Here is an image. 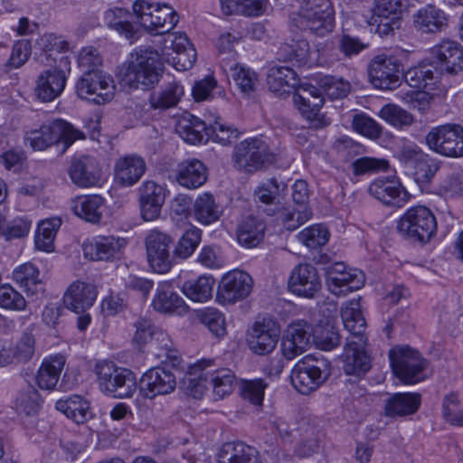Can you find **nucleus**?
I'll return each instance as SVG.
<instances>
[{
	"label": "nucleus",
	"mask_w": 463,
	"mask_h": 463,
	"mask_svg": "<svg viewBox=\"0 0 463 463\" xmlns=\"http://www.w3.org/2000/svg\"><path fill=\"white\" fill-rule=\"evenodd\" d=\"M69 175L76 185L91 187L99 182L101 169L95 157L80 156L71 160Z\"/></svg>",
	"instance_id": "nucleus-24"
},
{
	"label": "nucleus",
	"mask_w": 463,
	"mask_h": 463,
	"mask_svg": "<svg viewBox=\"0 0 463 463\" xmlns=\"http://www.w3.org/2000/svg\"><path fill=\"white\" fill-rule=\"evenodd\" d=\"M329 239V232L323 225H313L302 230L298 234V240L309 249L324 246Z\"/></svg>",
	"instance_id": "nucleus-51"
},
{
	"label": "nucleus",
	"mask_w": 463,
	"mask_h": 463,
	"mask_svg": "<svg viewBox=\"0 0 463 463\" xmlns=\"http://www.w3.org/2000/svg\"><path fill=\"white\" fill-rule=\"evenodd\" d=\"M134 14L141 26L147 31H158V34L167 33L163 40L162 56L172 61L178 71L190 69L196 60V51L185 33L169 32L178 23L177 13L169 5L152 4L138 0L133 5Z\"/></svg>",
	"instance_id": "nucleus-1"
},
{
	"label": "nucleus",
	"mask_w": 463,
	"mask_h": 463,
	"mask_svg": "<svg viewBox=\"0 0 463 463\" xmlns=\"http://www.w3.org/2000/svg\"><path fill=\"white\" fill-rule=\"evenodd\" d=\"M427 146L447 157L463 156V128L446 124L432 128L425 137Z\"/></svg>",
	"instance_id": "nucleus-11"
},
{
	"label": "nucleus",
	"mask_w": 463,
	"mask_h": 463,
	"mask_svg": "<svg viewBox=\"0 0 463 463\" xmlns=\"http://www.w3.org/2000/svg\"><path fill=\"white\" fill-rule=\"evenodd\" d=\"M160 53L151 48H139L132 55L123 80L130 88H148L158 81Z\"/></svg>",
	"instance_id": "nucleus-7"
},
{
	"label": "nucleus",
	"mask_w": 463,
	"mask_h": 463,
	"mask_svg": "<svg viewBox=\"0 0 463 463\" xmlns=\"http://www.w3.org/2000/svg\"><path fill=\"white\" fill-rule=\"evenodd\" d=\"M207 137L226 146L239 137V131L227 126L220 118H217L213 123L209 124Z\"/></svg>",
	"instance_id": "nucleus-52"
},
{
	"label": "nucleus",
	"mask_w": 463,
	"mask_h": 463,
	"mask_svg": "<svg viewBox=\"0 0 463 463\" xmlns=\"http://www.w3.org/2000/svg\"><path fill=\"white\" fill-rule=\"evenodd\" d=\"M131 14L125 9L114 8L105 13L107 25L117 31L126 39L135 41L139 37V30L129 21Z\"/></svg>",
	"instance_id": "nucleus-41"
},
{
	"label": "nucleus",
	"mask_w": 463,
	"mask_h": 463,
	"mask_svg": "<svg viewBox=\"0 0 463 463\" xmlns=\"http://www.w3.org/2000/svg\"><path fill=\"white\" fill-rule=\"evenodd\" d=\"M146 169L145 160L137 155H128L119 157L114 166L115 182L125 187L137 184Z\"/></svg>",
	"instance_id": "nucleus-25"
},
{
	"label": "nucleus",
	"mask_w": 463,
	"mask_h": 463,
	"mask_svg": "<svg viewBox=\"0 0 463 463\" xmlns=\"http://www.w3.org/2000/svg\"><path fill=\"white\" fill-rule=\"evenodd\" d=\"M26 140L34 150L43 151L52 145H61L64 153L74 141L84 139L85 135L70 123L55 119L26 133Z\"/></svg>",
	"instance_id": "nucleus-6"
},
{
	"label": "nucleus",
	"mask_w": 463,
	"mask_h": 463,
	"mask_svg": "<svg viewBox=\"0 0 463 463\" xmlns=\"http://www.w3.org/2000/svg\"><path fill=\"white\" fill-rule=\"evenodd\" d=\"M220 463H262L258 450L243 442H227L218 453Z\"/></svg>",
	"instance_id": "nucleus-32"
},
{
	"label": "nucleus",
	"mask_w": 463,
	"mask_h": 463,
	"mask_svg": "<svg viewBox=\"0 0 463 463\" xmlns=\"http://www.w3.org/2000/svg\"><path fill=\"white\" fill-rule=\"evenodd\" d=\"M184 94V87L180 82L172 80L153 92L149 98V103L154 109H168L175 108L180 102Z\"/></svg>",
	"instance_id": "nucleus-39"
},
{
	"label": "nucleus",
	"mask_w": 463,
	"mask_h": 463,
	"mask_svg": "<svg viewBox=\"0 0 463 463\" xmlns=\"http://www.w3.org/2000/svg\"><path fill=\"white\" fill-rule=\"evenodd\" d=\"M172 238L158 230H151L146 237V248L150 267L157 273H165L171 268L169 248Z\"/></svg>",
	"instance_id": "nucleus-19"
},
{
	"label": "nucleus",
	"mask_w": 463,
	"mask_h": 463,
	"mask_svg": "<svg viewBox=\"0 0 463 463\" xmlns=\"http://www.w3.org/2000/svg\"><path fill=\"white\" fill-rule=\"evenodd\" d=\"M279 330L270 321L256 322L248 334L250 349L257 354L271 353L278 343Z\"/></svg>",
	"instance_id": "nucleus-23"
},
{
	"label": "nucleus",
	"mask_w": 463,
	"mask_h": 463,
	"mask_svg": "<svg viewBox=\"0 0 463 463\" xmlns=\"http://www.w3.org/2000/svg\"><path fill=\"white\" fill-rule=\"evenodd\" d=\"M199 317L202 324L204 325L213 335L221 337L226 334L224 316L217 309L207 308L200 314Z\"/></svg>",
	"instance_id": "nucleus-58"
},
{
	"label": "nucleus",
	"mask_w": 463,
	"mask_h": 463,
	"mask_svg": "<svg viewBox=\"0 0 463 463\" xmlns=\"http://www.w3.org/2000/svg\"><path fill=\"white\" fill-rule=\"evenodd\" d=\"M153 308L162 314H184L188 307L169 282L160 283L152 300Z\"/></svg>",
	"instance_id": "nucleus-28"
},
{
	"label": "nucleus",
	"mask_w": 463,
	"mask_h": 463,
	"mask_svg": "<svg viewBox=\"0 0 463 463\" xmlns=\"http://www.w3.org/2000/svg\"><path fill=\"white\" fill-rule=\"evenodd\" d=\"M415 27L425 33H434L444 30L448 26L446 14L433 5H427L414 14Z\"/></svg>",
	"instance_id": "nucleus-35"
},
{
	"label": "nucleus",
	"mask_w": 463,
	"mask_h": 463,
	"mask_svg": "<svg viewBox=\"0 0 463 463\" xmlns=\"http://www.w3.org/2000/svg\"><path fill=\"white\" fill-rule=\"evenodd\" d=\"M251 277L240 269L226 273L217 288V300L222 304H234L246 298L252 288Z\"/></svg>",
	"instance_id": "nucleus-17"
},
{
	"label": "nucleus",
	"mask_w": 463,
	"mask_h": 463,
	"mask_svg": "<svg viewBox=\"0 0 463 463\" xmlns=\"http://www.w3.org/2000/svg\"><path fill=\"white\" fill-rule=\"evenodd\" d=\"M330 364L327 360L307 355L299 360L292 370V385L298 392L307 395L326 380Z\"/></svg>",
	"instance_id": "nucleus-8"
},
{
	"label": "nucleus",
	"mask_w": 463,
	"mask_h": 463,
	"mask_svg": "<svg viewBox=\"0 0 463 463\" xmlns=\"http://www.w3.org/2000/svg\"><path fill=\"white\" fill-rule=\"evenodd\" d=\"M208 178L207 168L198 159H189L181 162L176 170V182L187 188L196 189L204 184Z\"/></svg>",
	"instance_id": "nucleus-31"
},
{
	"label": "nucleus",
	"mask_w": 463,
	"mask_h": 463,
	"mask_svg": "<svg viewBox=\"0 0 463 463\" xmlns=\"http://www.w3.org/2000/svg\"><path fill=\"white\" fill-rule=\"evenodd\" d=\"M13 279L32 295L42 289L39 270L33 263H24L16 268L13 272Z\"/></svg>",
	"instance_id": "nucleus-47"
},
{
	"label": "nucleus",
	"mask_w": 463,
	"mask_h": 463,
	"mask_svg": "<svg viewBox=\"0 0 463 463\" xmlns=\"http://www.w3.org/2000/svg\"><path fill=\"white\" fill-rule=\"evenodd\" d=\"M97 291L93 285L82 281L71 283L63 297L67 308L76 314L84 313L94 303Z\"/></svg>",
	"instance_id": "nucleus-29"
},
{
	"label": "nucleus",
	"mask_w": 463,
	"mask_h": 463,
	"mask_svg": "<svg viewBox=\"0 0 463 463\" xmlns=\"http://www.w3.org/2000/svg\"><path fill=\"white\" fill-rule=\"evenodd\" d=\"M267 386L262 379L244 380L241 385V393L243 399L252 404L261 405Z\"/></svg>",
	"instance_id": "nucleus-60"
},
{
	"label": "nucleus",
	"mask_w": 463,
	"mask_h": 463,
	"mask_svg": "<svg viewBox=\"0 0 463 463\" xmlns=\"http://www.w3.org/2000/svg\"><path fill=\"white\" fill-rule=\"evenodd\" d=\"M230 70L231 77L241 92L250 93L254 90L258 81L255 71L239 64L231 65Z\"/></svg>",
	"instance_id": "nucleus-53"
},
{
	"label": "nucleus",
	"mask_w": 463,
	"mask_h": 463,
	"mask_svg": "<svg viewBox=\"0 0 463 463\" xmlns=\"http://www.w3.org/2000/svg\"><path fill=\"white\" fill-rule=\"evenodd\" d=\"M134 341L138 345L151 342L156 348L159 344L169 343V335L159 326H156L150 319L139 318L136 323Z\"/></svg>",
	"instance_id": "nucleus-42"
},
{
	"label": "nucleus",
	"mask_w": 463,
	"mask_h": 463,
	"mask_svg": "<svg viewBox=\"0 0 463 463\" xmlns=\"http://www.w3.org/2000/svg\"><path fill=\"white\" fill-rule=\"evenodd\" d=\"M113 82L112 78L102 71L83 72L76 83V92L80 99L104 104L114 96Z\"/></svg>",
	"instance_id": "nucleus-13"
},
{
	"label": "nucleus",
	"mask_w": 463,
	"mask_h": 463,
	"mask_svg": "<svg viewBox=\"0 0 463 463\" xmlns=\"http://www.w3.org/2000/svg\"><path fill=\"white\" fill-rule=\"evenodd\" d=\"M397 230L408 239L425 243L436 233V218L425 206L411 207L398 221Z\"/></svg>",
	"instance_id": "nucleus-9"
},
{
	"label": "nucleus",
	"mask_w": 463,
	"mask_h": 463,
	"mask_svg": "<svg viewBox=\"0 0 463 463\" xmlns=\"http://www.w3.org/2000/svg\"><path fill=\"white\" fill-rule=\"evenodd\" d=\"M126 246V241L114 236H98L90 243L84 244L86 257L92 260H110L118 258Z\"/></svg>",
	"instance_id": "nucleus-26"
},
{
	"label": "nucleus",
	"mask_w": 463,
	"mask_h": 463,
	"mask_svg": "<svg viewBox=\"0 0 463 463\" xmlns=\"http://www.w3.org/2000/svg\"><path fill=\"white\" fill-rule=\"evenodd\" d=\"M443 416L450 424L463 426V411L459 409L457 394L450 393L444 398Z\"/></svg>",
	"instance_id": "nucleus-63"
},
{
	"label": "nucleus",
	"mask_w": 463,
	"mask_h": 463,
	"mask_svg": "<svg viewBox=\"0 0 463 463\" xmlns=\"http://www.w3.org/2000/svg\"><path fill=\"white\" fill-rule=\"evenodd\" d=\"M175 374L160 366L147 370L139 381V392L146 399L169 394L175 391Z\"/></svg>",
	"instance_id": "nucleus-18"
},
{
	"label": "nucleus",
	"mask_w": 463,
	"mask_h": 463,
	"mask_svg": "<svg viewBox=\"0 0 463 463\" xmlns=\"http://www.w3.org/2000/svg\"><path fill=\"white\" fill-rule=\"evenodd\" d=\"M341 317L345 328L349 332L343 354V369L349 375H364L371 368V359L364 351L366 322L359 300L345 303L341 307Z\"/></svg>",
	"instance_id": "nucleus-2"
},
{
	"label": "nucleus",
	"mask_w": 463,
	"mask_h": 463,
	"mask_svg": "<svg viewBox=\"0 0 463 463\" xmlns=\"http://www.w3.org/2000/svg\"><path fill=\"white\" fill-rule=\"evenodd\" d=\"M293 99L312 128H321L329 124V120L320 113L324 98L319 89L312 85H301L294 94Z\"/></svg>",
	"instance_id": "nucleus-15"
},
{
	"label": "nucleus",
	"mask_w": 463,
	"mask_h": 463,
	"mask_svg": "<svg viewBox=\"0 0 463 463\" xmlns=\"http://www.w3.org/2000/svg\"><path fill=\"white\" fill-rule=\"evenodd\" d=\"M176 130L186 142L194 145L202 142L204 136L207 137L208 127L199 118L189 115L188 118L178 122Z\"/></svg>",
	"instance_id": "nucleus-45"
},
{
	"label": "nucleus",
	"mask_w": 463,
	"mask_h": 463,
	"mask_svg": "<svg viewBox=\"0 0 463 463\" xmlns=\"http://www.w3.org/2000/svg\"><path fill=\"white\" fill-rule=\"evenodd\" d=\"M320 85L326 95L332 99H344L351 90V84L348 80L330 75L323 77L320 80Z\"/></svg>",
	"instance_id": "nucleus-54"
},
{
	"label": "nucleus",
	"mask_w": 463,
	"mask_h": 463,
	"mask_svg": "<svg viewBox=\"0 0 463 463\" xmlns=\"http://www.w3.org/2000/svg\"><path fill=\"white\" fill-rule=\"evenodd\" d=\"M364 282L361 270L347 269L344 262H335L326 269L328 290L335 296H345L359 289Z\"/></svg>",
	"instance_id": "nucleus-16"
},
{
	"label": "nucleus",
	"mask_w": 463,
	"mask_h": 463,
	"mask_svg": "<svg viewBox=\"0 0 463 463\" xmlns=\"http://www.w3.org/2000/svg\"><path fill=\"white\" fill-rule=\"evenodd\" d=\"M352 166L354 174L355 175H361L368 173L386 170L389 164L383 159L364 156L354 160Z\"/></svg>",
	"instance_id": "nucleus-64"
},
{
	"label": "nucleus",
	"mask_w": 463,
	"mask_h": 463,
	"mask_svg": "<svg viewBox=\"0 0 463 463\" xmlns=\"http://www.w3.org/2000/svg\"><path fill=\"white\" fill-rule=\"evenodd\" d=\"M201 237L202 232L200 229L196 227L190 228L180 238L175 249V254L181 259L188 258L200 243Z\"/></svg>",
	"instance_id": "nucleus-55"
},
{
	"label": "nucleus",
	"mask_w": 463,
	"mask_h": 463,
	"mask_svg": "<svg viewBox=\"0 0 463 463\" xmlns=\"http://www.w3.org/2000/svg\"><path fill=\"white\" fill-rule=\"evenodd\" d=\"M421 402L420 393L399 392L390 397L385 403V414L388 417H402L415 413Z\"/></svg>",
	"instance_id": "nucleus-36"
},
{
	"label": "nucleus",
	"mask_w": 463,
	"mask_h": 463,
	"mask_svg": "<svg viewBox=\"0 0 463 463\" xmlns=\"http://www.w3.org/2000/svg\"><path fill=\"white\" fill-rule=\"evenodd\" d=\"M389 359L394 374L405 383H415L423 379L427 361L410 346H395L389 351Z\"/></svg>",
	"instance_id": "nucleus-10"
},
{
	"label": "nucleus",
	"mask_w": 463,
	"mask_h": 463,
	"mask_svg": "<svg viewBox=\"0 0 463 463\" xmlns=\"http://www.w3.org/2000/svg\"><path fill=\"white\" fill-rule=\"evenodd\" d=\"M368 74L371 83L380 90H394L401 83V64L393 56L380 54L369 64Z\"/></svg>",
	"instance_id": "nucleus-14"
},
{
	"label": "nucleus",
	"mask_w": 463,
	"mask_h": 463,
	"mask_svg": "<svg viewBox=\"0 0 463 463\" xmlns=\"http://www.w3.org/2000/svg\"><path fill=\"white\" fill-rule=\"evenodd\" d=\"M265 223L253 216H248L241 221L236 230L238 242L246 247L258 246L265 234Z\"/></svg>",
	"instance_id": "nucleus-37"
},
{
	"label": "nucleus",
	"mask_w": 463,
	"mask_h": 463,
	"mask_svg": "<svg viewBox=\"0 0 463 463\" xmlns=\"http://www.w3.org/2000/svg\"><path fill=\"white\" fill-rule=\"evenodd\" d=\"M215 279L212 276H200L197 279L185 281L183 292L193 301L204 302L213 296Z\"/></svg>",
	"instance_id": "nucleus-44"
},
{
	"label": "nucleus",
	"mask_w": 463,
	"mask_h": 463,
	"mask_svg": "<svg viewBox=\"0 0 463 463\" xmlns=\"http://www.w3.org/2000/svg\"><path fill=\"white\" fill-rule=\"evenodd\" d=\"M311 215L312 212L310 209H299L291 206H283L277 213L278 219L289 231H294L307 222Z\"/></svg>",
	"instance_id": "nucleus-49"
},
{
	"label": "nucleus",
	"mask_w": 463,
	"mask_h": 463,
	"mask_svg": "<svg viewBox=\"0 0 463 463\" xmlns=\"http://www.w3.org/2000/svg\"><path fill=\"white\" fill-rule=\"evenodd\" d=\"M368 193L383 204L394 207H402L410 198L409 193L396 176L373 180L368 187Z\"/></svg>",
	"instance_id": "nucleus-20"
},
{
	"label": "nucleus",
	"mask_w": 463,
	"mask_h": 463,
	"mask_svg": "<svg viewBox=\"0 0 463 463\" xmlns=\"http://www.w3.org/2000/svg\"><path fill=\"white\" fill-rule=\"evenodd\" d=\"M95 373L100 390L114 398H130L137 391L135 374L127 368L118 366L112 361L97 363Z\"/></svg>",
	"instance_id": "nucleus-5"
},
{
	"label": "nucleus",
	"mask_w": 463,
	"mask_h": 463,
	"mask_svg": "<svg viewBox=\"0 0 463 463\" xmlns=\"http://www.w3.org/2000/svg\"><path fill=\"white\" fill-rule=\"evenodd\" d=\"M12 350V355L17 362H27L34 354L35 352V339L33 335L24 333L18 340L16 345Z\"/></svg>",
	"instance_id": "nucleus-62"
},
{
	"label": "nucleus",
	"mask_w": 463,
	"mask_h": 463,
	"mask_svg": "<svg viewBox=\"0 0 463 463\" xmlns=\"http://www.w3.org/2000/svg\"><path fill=\"white\" fill-rule=\"evenodd\" d=\"M334 8L329 0H312L300 14L294 18L297 25L302 30L325 36L333 31L335 26Z\"/></svg>",
	"instance_id": "nucleus-12"
},
{
	"label": "nucleus",
	"mask_w": 463,
	"mask_h": 463,
	"mask_svg": "<svg viewBox=\"0 0 463 463\" xmlns=\"http://www.w3.org/2000/svg\"><path fill=\"white\" fill-rule=\"evenodd\" d=\"M277 156V150L260 136L241 141L234 148L232 160L238 169L251 174L275 164Z\"/></svg>",
	"instance_id": "nucleus-4"
},
{
	"label": "nucleus",
	"mask_w": 463,
	"mask_h": 463,
	"mask_svg": "<svg viewBox=\"0 0 463 463\" xmlns=\"http://www.w3.org/2000/svg\"><path fill=\"white\" fill-rule=\"evenodd\" d=\"M288 287L300 297L314 298L321 289V280L317 269L310 264H300L291 272Z\"/></svg>",
	"instance_id": "nucleus-21"
},
{
	"label": "nucleus",
	"mask_w": 463,
	"mask_h": 463,
	"mask_svg": "<svg viewBox=\"0 0 463 463\" xmlns=\"http://www.w3.org/2000/svg\"><path fill=\"white\" fill-rule=\"evenodd\" d=\"M438 71L431 65L421 64L418 67L409 69L405 74V81L415 89H427L434 84L438 78Z\"/></svg>",
	"instance_id": "nucleus-48"
},
{
	"label": "nucleus",
	"mask_w": 463,
	"mask_h": 463,
	"mask_svg": "<svg viewBox=\"0 0 463 463\" xmlns=\"http://www.w3.org/2000/svg\"><path fill=\"white\" fill-rule=\"evenodd\" d=\"M297 83V73L289 67L273 66L269 70L267 85L269 91L278 97L289 94Z\"/></svg>",
	"instance_id": "nucleus-33"
},
{
	"label": "nucleus",
	"mask_w": 463,
	"mask_h": 463,
	"mask_svg": "<svg viewBox=\"0 0 463 463\" xmlns=\"http://www.w3.org/2000/svg\"><path fill=\"white\" fill-rule=\"evenodd\" d=\"M197 262L207 269H220L224 265L225 259L219 246H203L196 259Z\"/></svg>",
	"instance_id": "nucleus-59"
},
{
	"label": "nucleus",
	"mask_w": 463,
	"mask_h": 463,
	"mask_svg": "<svg viewBox=\"0 0 463 463\" xmlns=\"http://www.w3.org/2000/svg\"><path fill=\"white\" fill-rule=\"evenodd\" d=\"M64 364L65 357L61 354L45 359L37 372L36 382L38 386L43 390L54 389Z\"/></svg>",
	"instance_id": "nucleus-40"
},
{
	"label": "nucleus",
	"mask_w": 463,
	"mask_h": 463,
	"mask_svg": "<svg viewBox=\"0 0 463 463\" xmlns=\"http://www.w3.org/2000/svg\"><path fill=\"white\" fill-rule=\"evenodd\" d=\"M379 117L395 128L411 126L413 117L405 109L394 104H387L379 111Z\"/></svg>",
	"instance_id": "nucleus-50"
},
{
	"label": "nucleus",
	"mask_w": 463,
	"mask_h": 463,
	"mask_svg": "<svg viewBox=\"0 0 463 463\" xmlns=\"http://www.w3.org/2000/svg\"><path fill=\"white\" fill-rule=\"evenodd\" d=\"M213 360L203 359L189 367L188 376L184 380L188 395L195 399L202 398L208 384H211L214 395L218 398L232 393L235 381L234 373L227 368L209 371L208 368L213 366Z\"/></svg>",
	"instance_id": "nucleus-3"
},
{
	"label": "nucleus",
	"mask_w": 463,
	"mask_h": 463,
	"mask_svg": "<svg viewBox=\"0 0 463 463\" xmlns=\"http://www.w3.org/2000/svg\"><path fill=\"white\" fill-rule=\"evenodd\" d=\"M56 409L77 424H82L91 418L89 402L79 395L59 400Z\"/></svg>",
	"instance_id": "nucleus-43"
},
{
	"label": "nucleus",
	"mask_w": 463,
	"mask_h": 463,
	"mask_svg": "<svg viewBox=\"0 0 463 463\" xmlns=\"http://www.w3.org/2000/svg\"><path fill=\"white\" fill-rule=\"evenodd\" d=\"M104 200L100 195L89 194L76 197L71 202L72 212L86 222L96 223L102 217Z\"/></svg>",
	"instance_id": "nucleus-38"
},
{
	"label": "nucleus",
	"mask_w": 463,
	"mask_h": 463,
	"mask_svg": "<svg viewBox=\"0 0 463 463\" xmlns=\"http://www.w3.org/2000/svg\"><path fill=\"white\" fill-rule=\"evenodd\" d=\"M352 127L355 131L371 139H378L383 134L382 127L373 118L364 113L354 116Z\"/></svg>",
	"instance_id": "nucleus-56"
},
{
	"label": "nucleus",
	"mask_w": 463,
	"mask_h": 463,
	"mask_svg": "<svg viewBox=\"0 0 463 463\" xmlns=\"http://www.w3.org/2000/svg\"><path fill=\"white\" fill-rule=\"evenodd\" d=\"M432 54L440 71L454 74L463 70V47L458 43L443 41L433 47Z\"/></svg>",
	"instance_id": "nucleus-30"
},
{
	"label": "nucleus",
	"mask_w": 463,
	"mask_h": 463,
	"mask_svg": "<svg viewBox=\"0 0 463 463\" xmlns=\"http://www.w3.org/2000/svg\"><path fill=\"white\" fill-rule=\"evenodd\" d=\"M39 392L31 385L21 391L16 397V407L27 415L35 414L40 407Z\"/></svg>",
	"instance_id": "nucleus-57"
},
{
	"label": "nucleus",
	"mask_w": 463,
	"mask_h": 463,
	"mask_svg": "<svg viewBox=\"0 0 463 463\" xmlns=\"http://www.w3.org/2000/svg\"><path fill=\"white\" fill-rule=\"evenodd\" d=\"M222 214V207L216 203L213 195L203 193L198 195L192 206V215L203 225H210L217 222Z\"/></svg>",
	"instance_id": "nucleus-34"
},
{
	"label": "nucleus",
	"mask_w": 463,
	"mask_h": 463,
	"mask_svg": "<svg viewBox=\"0 0 463 463\" xmlns=\"http://www.w3.org/2000/svg\"><path fill=\"white\" fill-rule=\"evenodd\" d=\"M0 307L11 310H24V298L9 284L0 285Z\"/></svg>",
	"instance_id": "nucleus-61"
},
{
	"label": "nucleus",
	"mask_w": 463,
	"mask_h": 463,
	"mask_svg": "<svg viewBox=\"0 0 463 463\" xmlns=\"http://www.w3.org/2000/svg\"><path fill=\"white\" fill-rule=\"evenodd\" d=\"M66 84V75L62 70L52 68L43 71L37 78L35 86L36 97L49 102L59 97Z\"/></svg>",
	"instance_id": "nucleus-27"
},
{
	"label": "nucleus",
	"mask_w": 463,
	"mask_h": 463,
	"mask_svg": "<svg viewBox=\"0 0 463 463\" xmlns=\"http://www.w3.org/2000/svg\"><path fill=\"white\" fill-rule=\"evenodd\" d=\"M61 224L60 218H51L42 221L37 228L35 234V246L38 250L47 252L54 249V239L58 229Z\"/></svg>",
	"instance_id": "nucleus-46"
},
{
	"label": "nucleus",
	"mask_w": 463,
	"mask_h": 463,
	"mask_svg": "<svg viewBox=\"0 0 463 463\" xmlns=\"http://www.w3.org/2000/svg\"><path fill=\"white\" fill-rule=\"evenodd\" d=\"M311 326L307 322L298 320L291 323L282 342L284 356L291 360L306 352L311 345Z\"/></svg>",
	"instance_id": "nucleus-22"
}]
</instances>
